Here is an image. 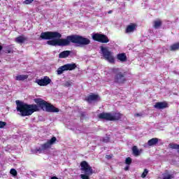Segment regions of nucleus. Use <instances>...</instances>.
Segmentation results:
<instances>
[{
	"instance_id": "obj_15",
	"label": "nucleus",
	"mask_w": 179,
	"mask_h": 179,
	"mask_svg": "<svg viewBox=\"0 0 179 179\" xmlns=\"http://www.w3.org/2000/svg\"><path fill=\"white\" fill-rule=\"evenodd\" d=\"M117 58L121 62H127V55H125V53L117 54Z\"/></svg>"
},
{
	"instance_id": "obj_20",
	"label": "nucleus",
	"mask_w": 179,
	"mask_h": 179,
	"mask_svg": "<svg viewBox=\"0 0 179 179\" xmlns=\"http://www.w3.org/2000/svg\"><path fill=\"white\" fill-rule=\"evenodd\" d=\"M132 152L133 155L135 156H140L141 155V151L138 150V147L136 145H134L132 147Z\"/></svg>"
},
{
	"instance_id": "obj_25",
	"label": "nucleus",
	"mask_w": 179,
	"mask_h": 179,
	"mask_svg": "<svg viewBox=\"0 0 179 179\" xmlns=\"http://www.w3.org/2000/svg\"><path fill=\"white\" fill-rule=\"evenodd\" d=\"M72 85H73V83L71 82V81H66L65 82V83L64 84V86L65 87H69L70 86H72Z\"/></svg>"
},
{
	"instance_id": "obj_13",
	"label": "nucleus",
	"mask_w": 179,
	"mask_h": 179,
	"mask_svg": "<svg viewBox=\"0 0 179 179\" xmlns=\"http://www.w3.org/2000/svg\"><path fill=\"white\" fill-rule=\"evenodd\" d=\"M86 101L88 103H90L91 101H96V100H99V95L98 94H92L87 96L85 98Z\"/></svg>"
},
{
	"instance_id": "obj_24",
	"label": "nucleus",
	"mask_w": 179,
	"mask_h": 179,
	"mask_svg": "<svg viewBox=\"0 0 179 179\" xmlns=\"http://www.w3.org/2000/svg\"><path fill=\"white\" fill-rule=\"evenodd\" d=\"M131 163H132V158L127 157L125 159V164H128L129 166V164H131Z\"/></svg>"
},
{
	"instance_id": "obj_18",
	"label": "nucleus",
	"mask_w": 179,
	"mask_h": 179,
	"mask_svg": "<svg viewBox=\"0 0 179 179\" xmlns=\"http://www.w3.org/2000/svg\"><path fill=\"white\" fill-rule=\"evenodd\" d=\"M69 55H71V51L64 50L59 54V58H68Z\"/></svg>"
},
{
	"instance_id": "obj_22",
	"label": "nucleus",
	"mask_w": 179,
	"mask_h": 179,
	"mask_svg": "<svg viewBox=\"0 0 179 179\" xmlns=\"http://www.w3.org/2000/svg\"><path fill=\"white\" fill-rule=\"evenodd\" d=\"M10 173L13 176V177H16V176H17V171L15 169H11L10 171Z\"/></svg>"
},
{
	"instance_id": "obj_17",
	"label": "nucleus",
	"mask_w": 179,
	"mask_h": 179,
	"mask_svg": "<svg viewBox=\"0 0 179 179\" xmlns=\"http://www.w3.org/2000/svg\"><path fill=\"white\" fill-rule=\"evenodd\" d=\"M157 143H159V138H152L148 141V146H155Z\"/></svg>"
},
{
	"instance_id": "obj_31",
	"label": "nucleus",
	"mask_w": 179,
	"mask_h": 179,
	"mask_svg": "<svg viewBox=\"0 0 179 179\" xmlns=\"http://www.w3.org/2000/svg\"><path fill=\"white\" fill-rule=\"evenodd\" d=\"M5 52L6 54H10V52H12V50H10V49H6L5 50Z\"/></svg>"
},
{
	"instance_id": "obj_2",
	"label": "nucleus",
	"mask_w": 179,
	"mask_h": 179,
	"mask_svg": "<svg viewBox=\"0 0 179 179\" xmlns=\"http://www.w3.org/2000/svg\"><path fill=\"white\" fill-rule=\"evenodd\" d=\"M36 104H27L23 101L17 100L15 101L17 104L16 110L18 113H20L22 117H29L34 113H37L41 110H45L48 113H59V109L54 106V105L45 101L41 98H36L34 99Z\"/></svg>"
},
{
	"instance_id": "obj_30",
	"label": "nucleus",
	"mask_w": 179,
	"mask_h": 179,
	"mask_svg": "<svg viewBox=\"0 0 179 179\" xmlns=\"http://www.w3.org/2000/svg\"><path fill=\"white\" fill-rule=\"evenodd\" d=\"M173 178V176L171 174H168L166 176H164L163 179H171Z\"/></svg>"
},
{
	"instance_id": "obj_35",
	"label": "nucleus",
	"mask_w": 179,
	"mask_h": 179,
	"mask_svg": "<svg viewBox=\"0 0 179 179\" xmlns=\"http://www.w3.org/2000/svg\"><path fill=\"white\" fill-rule=\"evenodd\" d=\"M135 116H136V117H141V114L136 113V114L135 115Z\"/></svg>"
},
{
	"instance_id": "obj_32",
	"label": "nucleus",
	"mask_w": 179,
	"mask_h": 179,
	"mask_svg": "<svg viewBox=\"0 0 179 179\" xmlns=\"http://www.w3.org/2000/svg\"><path fill=\"white\" fill-rule=\"evenodd\" d=\"M128 170H129V166H127L124 168V171H128Z\"/></svg>"
},
{
	"instance_id": "obj_5",
	"label": "nucleus",
	"mask_w": 179,
	"mask_h": 179,
	"mask_svg": "<svg viewBox=\"0 0 179 179\" xmlns=\"http://www.w3.org/2000/svg\"><path fill=\"white\" fill-rule=\"evenodd\" d=\"M80 164L81 167L80 170L85 173V174H81V178L90 179V178L89 176H92V174H93V169H92V166H90L86 161L81 162Z\"/></svg>"
},
{
	"instance_id": "obj_6",
	"label": "nucleus",
	"mask_w": 179,
	"mask_h": 179,
	"mask_svg": "<svg viewBox=\"0 0 179 179\" xmlns=\"http://www.w3.org/2000/svg\"><path fill=\"white\" fill-rule=\"evenodd\" d=\"M100 49H101V54L104 59H106V61H108L110 64H114V62H115V59H114V55H113L114 53L110 51V50H108V48L100 46Z\"/></svg>"
},
{
	"instance_id": "obj_26",
	"label": "nucleus",
	"mask_w": 179,
	"mask_h": 179,
	"mask_svg": "<svg viewBox=\"0 0 179 179\" xmlns=\"http://www.w3.org/2000/svg\"><path fill=\"white\" fill-rule=\"evenodd\" d=\"M149 173V171L148 169H144V171L143 172V173L141 174V177L142 178H145L146 177V176H148V173Z\"/></svg>"
},
{
	"instance_id": "obj_34",
	"label": "nucleus",
	"mask_w": 179,
	"mask_h": 179,
	"mask_svg": "<svg viewBox=\"0 0 179 179\" xmlns=\"http://www.w3.org/2000/svg\"><path fill=\"white\" fill-rule=\"evenodd\" d=\"M51 179H59L57 176H52Z\"/></svg>"
},
{
	"instance_id": "obj_28",
	"label": "nucleus",
	"mask_w": 179,
	"mask_h": 179,
	"mask_svg": "<svg viewBox=\"0 0 179 179\" xmlns=\"http://www.w3.org/2000/svg\"><path fill=\"white\" fill-rule=\"evenodd\" d=\"M6 122L0 121V128H4V127H6Z\"/></svg>"
},
{
	"instance_id": "obj_23",
	"label": "nucleus",
	"mask_w": 179,
	"mask_h": 179,
	"mask_svg": "<svg viewBox=\"0 0 179 179\" xmlns=\"http://www.w3.org/2000/svg\"><path fill=\"white\" fill-rule=\"evenodd\" d=\"M169 146L171 149H179V144L171 143Z\"/></svg>"
},
{
	"instance_id": "obj_10",
	"label": "nucleus",
	"mask_w": 179,
	"mask_h": 179,
	"mask_svg": "<svg viewBox=\"0 0 179 179\" xmlns=\"http://www.w3.org/2000/svg\"><path fill=\"white\" fill-rule=\"evenodd\" d=\"M36 83L38 85V86H48L50 83H51V80L48 76H44L42 79L36 80Z\"/></svg>"
},
{
	"instance_id": "obj_36",
	"label": "nucleus",
	"mask_w": 179,
	"mask_h": 179,
	"mask_svg": "<svg viewBox=\"0 0 179 179\" xmlns=\"http://www.w3.org/2000/svg\"><path fill=\"white\" fill-rule=\"evenodd\" d=\"M0 64H1V60H0Z\"/></svg>"
},
{
	"instance_id": "obj_16",
	"label": "nucleus",
	"mask_w": 179,
	"mask_h": 179,
	"mask_svg": "<svg viewBox=\"0 0 179 179\" xmlns=\"http://www.w3.org/2000/svg\"><path fill=\"white\" fill-rule=\"evenodd\" d=\"M162 24H163V22L160 19H158L153 22L154 29H160V27H162Z\"/></svg>"
},
{
	"instance_id": "obj_12",
	"label": "nucleus",
	"mask_w": 179,
	"mask_h": 179,
	"mask_svg": "<svg viewBox=\"0 0 179 179\" xmlns=\"http://www.w3.org/2000/svg\"><path fill=\"white\" fill-rule=\"evenodd\" d=\"M136 27H138V25L136 23H131L130 24L127 25L125 33H134L135 30H136Z\"/></svg>"
},
{
	"instance_id": "obj_9",
	"label": "nucleus",
	"mask_w": 179,
	"mask_h": 179,
	"mask_svg": "<svg viewBox=\"0 0 179 179\" xmlns=\"http://www.w3.org/2000/svg\"><path fill=\"white\" fill-rule=\"evenodd\" d=\"M76 69V64H67L59 67L57 70V75H62L65 71H73Z\"/></svg>"
},
{
	"instance_id": "obj_29",
	"label": "nucleus",
	"mask_w": 179,
	"mask_h": 179,
	"mask_svg": "<svg viewBox=\"0 0 179 179\" xmlns=\"http://www.w3.org/2000/svg\"><path fill=\"white\" fill-rule=\"evenodd\" d=\"M80 118H85L86 117V113L85 112H80Z\"/></svg>"
},
{
	"instance_id": "obj_19",
	"label": "nucleus",
	"mask_w": 179,
	"mask_h": 179,
	"mask_svg": "<svg viewBox=\"0 0 179 179\" xmlns=\"http://www.w3.org/2000/svg\"><path fill=\"white\" fill-rule=\"evenodd\" d=\"M29 78L28 75H18L15 76V80H26Z\"/></svg>"
},
{
	"instance_id": "obj_3",
	"label": "nucleus",
	"mask_w": 179,
	"mask_h": 179,
	"mask_svg": "<svg viewBox=\"0 0 179 179\" xmlns=\"http://www.w3.org/2000/svg\"><path fill=\"white\" fill-rule=\"evenodd\" d=\"M112 73H114V83L117 85H124L127 82V72L121 71L118 68L112 69Z\"/></svg>"
},
{
	"instance_id": "obj_11",
	"label": "nucleus",
	"mask_w": 179,
	"mask_h": 179,
	"mask_svg": "<svg viewBox=\"0 0 179 179\" xmlns=\"http://www.w3.org/2000/svg\"><path fill=\"white\" fill-rule=\"evenodd\" d=\"M154 108H157V110H164V108H169V103L166 101L157 102Z\"/></svg>"
},
{
	"instance_id": "obj_14",
	"label": "nucleus",
	"mask_w": 179,
	"mask_h": 179,
	"mask_svg": "<svg viewBox=\"0 0 179 179\" xmlns=\"http://www.w3.org/2000/svg\"><path fill=\"white\" fill-rule=\"evenodd\" d=\"M15 41L17 43V44H22L24 41H27V38L24 37V35H21L15 38Z\"/></svg>"
},
{
	"instance_id": "obj_8",
	"label": "nucleus",
	"mask_w": 179,
	"mask_h": 179,
	"mask_svg": "<svg viewBox=\"0 0 179 179\" xmlns=\"http://www.w3.org/2000/svg\"><path fill=\"white\" fill-rule=\"evenodd\" d=\"M92 38L94 41H98V43H102V44H107V43H110V39L107 35L103 34H94L92 36Z\"/></svg>"
},
{
	"instance_id": "obj_1",
	"label": "nucleus",
	"mask_w": 179,
	"mask_h": 179,
	"mask_svg": "<svg viewBox=\"0 0 179 179\" xmlns=\"http://www.w3.org/2000/svg\"><path fill=\"white\" fill-rule=\"evenodd\" d=\"M62 34L58 31H46L42 32L40 36L41 40H50L47 41L48 45L53 47H66L73 44L77 45H89L90 44V39L85 38L80 35L73 34L66 37V38H61Z\"/></svg>"
},
{
	"instance_id": "obj_7",
	"label": "nucleus",
	"mask_w": 179,
	"mask_h": 179,
	"mask_svg": "<svg viewBox=\"0 0 179 179\" xmlns=\"http://www.w3.org/2000/svg\"><path fill=\"white\" fill-rule=\"evenodd\" d=\"M57 142V137L53 136L51 139L48 140V141L43 144L41 145V148H36L35 152L36 153H43L44 150H48V149H51V145H54Z\"/></svg>"
},
{
	"instance_id": "obj_21",
	"label": "nucleus",
	"mask_w": 179,
	"mask_h": 179,
	"mask_svg": "<svg viewBox=\"0 0 179 179\" xmlns=\"http://www.w3.org/2000/svg\"><path fill=\"white\" fill-rule=\"evenodd\" d=\"M179 49V43H176L170 46L171 51H177Z\"/></svg>"
},
{
	"instance_id": "obj_27",
	"label": "nucleus",
	"mask_w": 179,
	"mask_h": 179,
	"mask_svg": "<svg viewBox=\"0 0 179 179\" xmlns=\"http://www.w3.org/2000/svg\"><path fill=\"white\" fill-rule=\"evenodd\" d=\"M33 2H34V0H25L24 1V5H30V3H32Z\"/></svg>"
},
{
	"instance_id": "obj_4",
	"label": "nucleus",
	"mask_w": 179,
	"mask_h": 179,
	"mask_svg": "<svg viewBox=\"0 0 179 179\" xmlns=\"http://www.w3.org/2000/svg\"><path fill=\"white\" fill-rule=\"evenodd\" d=\"M99 120H106V121H120L122 117V114L115 113L113 115L110 113H101L98 115Z\"/></svg>"
},
{
	"instance_id": "obj_33",
	"label": "nucleus",
	"mask_w": 179,
	"mask_h": 179,
	"mask_svg": "<svg viewBox=\"0 0 179 179\" xmlns=\"http://www.w3.org/2000/svg\"><path fill=\"white\" fill-rule=\"evenodd\" d=\"M106 159H111V156H110V155H106Z\"/></svg>"
}]
</instances>
